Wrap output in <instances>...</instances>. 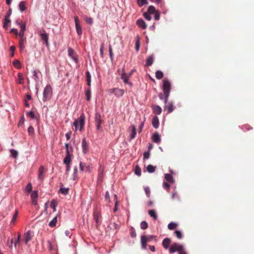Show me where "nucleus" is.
Masks as SVG:
<instances>
[{
	"mask_svg": "<svg viewBox=\"0 0 254 254\" xmlns=\"http://www.w3.org/2000/svg\"><path fill=\"white\" fill-rule=\"evenodd\" d=\"M169 252L170 254L178 252L179 254H187L184 246L178 243H173L169 248Z\"/></svg>",
	"mask_w": 254,
	"mask_h": 254,
	"instance_id": "f257e3e1",
	"label": "nucleus"
},
{
	"mask_svg": "<svg viewBox=\"0 0 254 254\" xmlns=\"http://www.w3.org/2000/svg\"><path fill=\"white\" fill-rule=\"evenodd\" d=\"M171 83L167 79L163 80L162 89L165 95V103H167L171 90Z\"/></svg>",
	"mask_w": 254,
	"mask_h": 254,
	"instance_id": "f03ea898",
	"label": "nucleus"
},
{
	"mask_svg": "<svg viewBox=\"0 0 254 254\" xmlns=\"http://www.w3.org/2000/svg\"><path fill=\"white\" fill-rule=\"evenodd\" d=\"M85 124V116L82 114L79 117H78L73 122V126L75 127V131L79 129L80 131H82Z\"/></svg>",
	"mask_w": 254,
	"mask_h": 254,
	"instance_id": "7ed1b4c3",
	"label": "nucleus"
},
{
	"mask_svg": "<svg viewBox=\"0 0 254 254\" xmlns=\"http://www.w3.org/2000/svg\"><path fill=\"white\" fill-rule=\"evenodd\" d=\"M156 236L154 235H149L145 236L143 235L141 237V244L142 249L145 250L146 249L147 243L149 242L152 240H154L155 241H157L156 239Z\"/></svg>",
	"mask_w": 254,
	"mask_h": 254,
	"instance_id": "20e7f679",
	"label": "nucleus"
},
{
	"mask_svg": "<svg viewBox=\"0 0 254 254\" xmlns=\"http://www.w3.org/2000/svg\"><path fill=\"white\" fill-rule=\"evenodd\" d=\"M53 95V90L51 85H47L43 91V100L44 102H46L49 100Z\"/></svg>",
	"mask_w": 254,
	"mask_h": 254,
	"instance_id": "39448f33",
	"label": "nucleus"
},
{
	"mask_svg": "<svg viewBox=\"0 0 254 254\" xmlns=\"http://www.w3.org/2000/svg\"><path fill=\"white\" fill-rule=\"evenodd\" d=\"M95 122L96 126V128L97 130H101V124L103 121L101 119V115L99 113H96L95 116Z\"/></svg>",
	"mask_w": 254,
	"mask_h": 254,
	"instance_id": "423d86ee",
	"label": "nucleus"
},
{
	"mask_svg": "<svg viewBox=\"0 0 254 254\" xmlns=\"http://www.w3.org/2000/svg\"><path fill=\"white\" fill-rule=\"evenodd\" d=\"M68 56L72 59V60L76 63H77L78 62V55L76 52L71 48H69L68 49Z\"/></svg>",
	"mask_w": 254,
	"mask_h": 254,
	"instance_id": "0eeeda50",
	"label": "nucleus"
},
{
	"mask_svg": "<svg viewBox=\"0 0 254 254\" xmlns=\"http://www.w3.org/2000/svg\"><path fill=\"white\" fill-rule=\"evenodd\" d=\"M12 12L11 9L10 8L8 12L5 15L4 22L3 23V27L5 29L7 28L9 26V24L10 23V20L9 19Z\"/></svg>",
	"mask_w": 254,
	"mask_h": 254,
	"instance_id": "6e6552de",
	"label": "nucleus"
},
{
	"mask_svg": "<svg viewBox=\"0 0 254 254\" xmlns=\"http://www.w3.org/2000/svg\"><path fill=\"white\" fill-rule=\"evenodd\" d=\"M94 219L96 222V226L97 228L101 224L100 218L101 217V213L99 212H95L94 213Z\"/></svg>",
	"mask_w": 254,
	"mask_h": 254,
	"instance_id": "1a4fd4ad",
	"label": "nucleus"
},
{
	"mask_svg": "<svg viewBox=\"0 0 254 254\" xmlns=\"http://www.w3.org/2000/svg\"><path fill=\"white\" fill-rule=\"evenodd\" d=\"M74 21H75V28H76V30L77 33L78 35H81L82 34V32L81 27L79 24V18L77 16L74 17Z\"/></svg>",
	"mask_w": 254,
	"mask_h": 254,
	"instance_id": "9d476101",
	"label": "nucleus"
},
{
	"mask_svg": "<svg viewBox=\"0 0 254 254\" xmlns=\"http://www.w3.org/2000/svg\"><path fill=\"white\" fill-rule=\"evenodd\" d=\"M44 172H45V169H44V166H41L38 170V180L41 182H43V181L44 179Z\"/></svg>",
	"mask_w": 254,
	"mask_h": 254,
	"instance_id": "9b49d317",
	"label": "nucleus"
},
{
	"mask_svg": "<svg viewBox=\"0 0 254 254\" xmlns=\"http://www.w3.org/2000/svg\"><path fill=\"white\" fill-rule=\"evenodd\" d=\"M121 78L122 80H123L125 84H128L130 86H132V84L131 82H129V77L128 76H127V74L126 73L124 68L123 69V73H122Z\"/></svg>",
	"mask_w": 254,
	"mask_h": 254,
	"instance_id": "f8f14e48",
	"label": "nucleus"
},
{
	"mask_svg": "<svg viewBox=\"0 0 254 254\" xmlns=\"http://www.w3.org/2000/svg\"><path fill=\"white\" fill-rule=\"evenodd\" d=\"M38 196V191L37 190H34L31 192V198L32 200V203L33 205L37 204V197Z\"/></svg>",
	"mask_w": 254,
	"mask_h": 254,
	"instance_id": "ddd939ff",
	"label": "nucleus"
},
{
	"mask_svg": "<svg viewBox=\"0 0 254 254\" xmlns=\"http://www.w3.org/2000/svg\"><path fill=\"white\" fill-rule=\"evenodd\" d=\"M151 139L154 142L156 143H159L161 141L160 135L157 132L154 133L152 134L151 136Z\"/></svg>",
	"mask_w": 254,
	"mask_h": 254,
	"instance_id": "4468645a",
	"label": "nucleus"
},
{
	"mask_svg": "<svg viewBox=\"0 0 254 254\" xmlns=\"http://www.w3.org/2000/svg\"><path fill=\"white\" fill-rule=\"evenodd\" d=\"M19 47L20 50H23L25 48V43H26V38L25 37H19Z\"/></svg>",
	"mask_w": 254,
	"mask_h": 254,
	"instance_id": "2eb2a0df",
	"label": "nucleus"
},
{
	"mask_svg": "<svg viewBox=\"0 0 254 254\" xmlns=\"http://www.w3.org/2000/svg\"><path fill=\"white\" fill-rule=\"evenodd\" d=\"M40 37L41 39L44 41V43L46 44L47 46L49 45L48 43V39H49V36L47 33H46L45 31L44 33H41L40 34Z\"/></svg>",
	"mask_w": 254,
	"mask_h": 254,
	"instance_id": "dca6fc26",
	"label": "nucleus"
},
{
	"mask_svg": "<svg viewBox=\"0 0 254 254\" xmlns=\"http://www.w3.org/2000/svg\"><path fill=\"white\" fill-rule=\"evenodd\" d=\"M32 238V235L30 231H28L27 233L24 234V241L26 244L31 240Z\"/></svg>",
	"mask_w": 254,
	"mask_h": 254,
	"instance_id": "f3484780",
	"label": "nucleus"
},
{
	"mask_svg": "<svg viewBox=\"0 0 254 254\" xmlns=\"http://www.w3.org/2000/svg\"><path fill=\"white\" fill-rule=\"evenodd\" d=\"M82 148L84 153H86L88 151V145L85 138L82 141Z\"/></svg>",
	"mask_w": 254,
	"mask_h": 254,
	"instance_id": "a211bd4d",
	"label": "nucleus"
},
{
	"mask_svg": "<svg viewBox=\"0 0 254 254\" xmlns=\"http://www.w3.org/2000/svg\"><path fill=\"white\" fill-rule=\"evenodd\" d=\"M136 24L138 26L141 28L143 29L146 28L147 25L143 20L139 19L136 21Z\"/></svg>",
	"mask_w": 254,
	"mask_h": 254,
	"instance_id": "6ab92c4d",
	"label": "nucleus"
},
{
	"mask_svg": "<svg viewBox=\"0 0 254 254\" xmlns=\"http://www.w3.org/2000/svg\"><path fill=\"white\" fill-rule=\"evenodd\" d=\"M175 107L172 102H168L165 106V109L168 110V113L172 112L174 110Z\"/></svg>",
	"mask_w": 254,
	"mask_h": 254,
	"instance_id": "aec40b11",
	"label": "nucleus"
},
{
	"mask_svg": "<svg viewBox=\"0 0 254 254\" xmlns=\"http://www.w3.org/2000/svg\"><path fill=\"white\" fill-rule=\"evenodd\" d=\"M152 124L153 127L157 128L159 126V122L158 118L157 116H154L152 119Z\"/></svg>",
	"mask_w": 254,
	"mask_h": 254,
	"instance_id": "412c9836",
	"label": "nucleus"
},
{
	"mask_svg": "<svg viewBox=\"0 0 254 254\" xmlns=\"http://www.w3.org/2000/svg\"><path fill=\"white\" fill-rule=\"evenodd\" d=\"M153 113L156 115H160L162 112L161 108L158 105L152 106Z\"/></svg>",
	"mask_w": 254,
	"mask_h": 254,
	"instance_id": "4be33fe9",
	"label": "nucleus"
},
{
	"mask_svg": "<svg viewBox=\"0 0 254 254\" xmlns=\"http://www.w3.org/2000/svg\"><path fill=\"white\" fill-rule=\"evenodd\" d=\"M171 243V240L169 238H165L162 242L163 247L165 249H168Z\"/></svg>",
	"mask_w": 254,
	"mask_h": 254,
	"instance_id": "5701e85b",
	"label": "nucleus"
},
{
	"mask_svg": "<svg viewBox=\"0 0 254 254\" xmlns=\"http://www.w3.org/2000/svg\"><path fill=\"white\" fill-rule=\"evenodd\" d=\"M124 94V90L122 89L116 88L115 95L117 97H120L122 96Z\"/></svg>",
	"mask_w": 254,
	"mask_h": 254,
	"instance_id": "b1692460",
	"label": "nucleus"
},
{
	"mask_svg": "<svg viewBox=\"0 0 254 254\" xmlns=\"http://www.w3.org/2000/svg\"><path fill=\"white\" fill-rule=\"evenodd\" d=\"M25 24H21L20 25V31L19 33H18V35L19 37H24V31L25 30Z\"/></svg>",
	"mask_w": 254,
	"mask_h": 254,
	"instance_id": "393cba45",
	"label": "nucleus"
},
{
	"mask_svg": "<svg viewBox=\"0 0 254 254\" xmlns=\"http://www.w3.org/2000/svg\"><path fill=\"white\" fill-rule=\"evenodd\" d=\"M71 154H66V156L64 160V163L65 164H70L71 162Z\"/></svg>",
	"mask_w": 254,
	"mask_h": 254,
	"instance_id": "a878e982",
	"label": "nucleus"
},
{
	"mask_svg": "<svg viewBox=\"0 0 254 254\" xmlns=\"http://www.w3.org/2000/svg\"><path fill=\"white\" fill-rule=\"evenodd\" d=\"M148 213L150 217L153 218L154 219L156 220L157 219V214L154 209L149 210Z\"/></svg>",
	"mask_w": 254,
	"mask_h": 254,
	"instance_id": "bb28decb",
	"label": "nucleus"
},
{
	"mask_svg": "<svg viewBox=\"0 0 254 254\" xmlns=\"http://www.w3.org/2000/svg\"><path fill=\"white\" fill-rule=\"evenodd\" d=\"M165 178L169 183H173L174 182L172 176L169 174H166L165 175Z\"/></svg>",
	"mask_w": 254,
	"mask_h": 254,
	"instance_id": "cd10ccee",
	"label": "nucleus"
},
{
	"mask_svg": "<svg viewBox=\"0 0 254 254\" xmlns=\"http://www.w3.org/2000/svg\"><path fill=\"white\" fill-rule=\"evenodd\" d=\"M154 62V58L153 56L149 57L146 60L145 66H149L152 64Z\"/></svg>",
	"mask_w": 254,
	"mask_h": 254,
	"instance_id": "c85d7f7f",
	"label": "nucleus"
},
{
	"mask_svg": "<svg viewBox=\"0 0 254 254\" xmlns=\"http://www.w3.org/2000/svg\"><path fill=\"white\" fill-rule=\"evenodd\" d=\"M19 7L20 10L22 12L24 10H26V2L22 1H21L19 4Z\"/></svg>",
	"mask_w": 254,
	"mask_h": 254,
	"instance_id": "c756f323",
	"label": "nucleus"
},
{
	"mask_svg": "<svg viewBox=\"0 0 254 254\" xmlns=\"http://www.w3.org/2000/svg\"><path fill=\"white\" fill-rule=\"evenodd\" d=\"M136 128L134 126H131V132L130 134V139H132L135 138L136 135Z\"/></svg>",
	"mask_w": 254,
	"mask_h": 254,
	"instance_id": "7c9ffc66",
	"label": "nucleus"
},
{
	"mask_svg": "<svg viewBox=\"0 0 254 254\" xmlns=\"http://www.w3.org/2000/svg\"><path fill=\"white\" fill-rule=\"evenodd\" d=\"M164 74L162 71L157 70L155 73L156 78L158 79H161L163 77Z\"/></svg>",
	"mask_w": 254,
	"mask_h": 254,
	"instance_id": "2f4dec72",
	"label": "nucleus"
},
{
	"mask_svg": "<svg viewBox=\"0 0 254 254\" xmlns=\"http://www.w3.org/2000/svg\"><path fill=\"white\" fill-rule=\"evenodd\" d=\"M65 146L66 148V154H71V152L72 151V147L69 146L68 143H65Z\"/></svg>",
	"mask_w": 254,
	"mask_h": 254,
	"instance_id": "473e14b6",
	"label": "nucleus"
},
{
	"mask_svg": "<svg viewBox=\"0 0 254 254\" xmlns=\"http://www.w3.org/2000/svg\"><path fill=\"white\" fill-rule=\"evenodd\" d=\"M156 169L155 166H153L152 165H149L147 167V171L150 173H152L155 172Z\"/></svg>",
	"mask_w": 254,
	"mask_h": 254,
	"instance_id": "72a5a7b5",
	"label": "nucleus"
},
{
	"mask_svg": "<svg viewBox=\"0 0 254 254\" xmlns=\"http://www.w3.org/2000/svg\"><path fill=\"white\" fill-rule=\"evenodd\" d=\"M177 226L178 224L177 223L172 222L168 224V228L169 230H172L175 229Z\"/></svg>",
	"mask_w": 254,
	"mask_h": 254,
	"instance_id": "f704fd0d",
	"label": "nucleus"
},
{
	"mask_svg": "<svg viewBox=\"0 0 254 254\" xmlns=\"http://www.w3.org/2000/svg\"><path fill=\"white\" fill-rule=\"evenodd\" d=\"M18 83L20 84L24 83V77L21 73H18Z\"/></svg>",
	"mask_w": 254,
	"mask_h": 254,
	"instance_id": "c9c22d12",
	"label": "nucleus"
},
{
	"mask_svg": "<svg viewBox=\"0 0 254 254\" xmlns=\"http://www.w3.org/2000/svg\"><path fill=\"white\" fill-rule=\"evenodd\" d=\"M86 80H87V85L88 86H90V84H91V75L90 74V72L88 71H87L86 72Z\"/></svg>",
	"mask_w": 254,
	"mask_h": 254,
	"instance_id": "e433bc0d",
	"label": "nucleus"
},
{
	"mask_svg": "<svg viewBox=\"0 0 254 254\" xmlns=\"http://www.w3.org/2000/svg\"><path fill=\"white\" fill-rule=\"evenodd\" d=\"M32 77L36 81L39 80V77L38 75V71L36 70H34L32 72Z\"/></svg>",
	"mask_w": 254,
	"mask_h": 254,
	"instance_id": "4c0bfd02",
	"label": "nucleus"
},
{
	"mask_svg": "<svg viewBox=\"0 0 254 254\" xmlns=\"http://www.w3.org/2000/svg\"><path fill=\"white\" fill-rule=\"evenodd\" d=\"M57 222V217H55L52 221L49 223V226L51 227H54L56 226V223Z\"/></svg>",
	"mask_w": 254,
	"mask_h": 254,
	"instance_id": "58836bf2",
	"label": "nucleus"
},
{
	"mask_svg": "<svg viewBox=\"0 0 254 254\" xmlns=\"http://www.w3.org/2000/svg\"><path fill=\"white\" fill-rule=\"evenodd\" d=\"M109 56L111 61L112 62L114 59V54L112 50V47L111 45L109 46Z\"/></svg>",
	"mask_w": 254,
	"mask_h": 254,
	"instance_id": "ea45409f",
	"label": "nucleus"
},
{
	"mask_svg": "<svg viewBox=\"0 0 254 254\" xmlns=\"http://www.w3.org/2000/svg\"><path fill=\"white\" fill-rule=\"evenodd\" d=\"M147 12L151 14L155 13V12L156 11H155V8L154 7V6L150 5L148 7Z\"/></svg>",
	"mask_w": 254,
	"mask_h": 254,
	"instance_id": "a19ab883",
	"label": "nucleus"
},
{
	"mask_svg": "<svg viewBox=\"0 0 254 254\" xmlns=\"http://www.w3.org/2000/svg\"><path fill=\"white\" fill-rule=\"evenodd\" d=\"M148 227V224L145 221H143L140 223V228L143 230H145Z\"/></svg>",
	"mask_w": 254,
	"mask_h": 254,
	"instance_id": "79ce46f5",
	"label": "nucleus"
},
{
	"mask_svg": "<svg viewBox=\"0 0 254 254\" xmlns=\"http://www.w3.org/2000/svg\"><path fill=\"white\" fill-rule=\"evenodd\" d=\"M25 191H26L28 193H30L32 191V186L30 183H29L25 188Z\"/></svg>",
	"mask_w": 254,
	"mask_h": 254,
	"instance_id": "37998d69",
	"label": "nucleus"
},
{
	"mask_svg": "<svg viewBox=\"0 0 254 254\" xmlns=\"http://www.w3.org/2000/svg\"><path fill=\"white\" fill-rule=\"evenodd\" d=\"M10 152L11 153V156L14 158H16L17 156H18V152L14 150V149H11L10 150Z\"/></svg>",
	"mask_w": 254,
	"mask_h": 254,
	"instance_id": "c03bdc74",
	"label": "nucleus"
},
{
	"mask_svg": "<svg viewBox=\"0 0 254 254\" xmlns=\"http://www.w3.org/2000/svg\"><path fill=\"white\" fill-rule=\"evenodd\" d=\"M175 234L177 238L181 239L183 238V235L181 231L176 230L175 231Z\"/></svg>",
	"mask_w": 254,
	"mask_h": 254,
	"instance_id": "a18cd8bd",
	"label": "nucleus"
},
{
	"mask_svg": "<svg viewBox=\"0 0 254 254\" xmlns=\"http://www.w3.org/2000/svg\"><path fill=\"white\" fill-rule=\"evenodd\" d=\"M137 3L140 6L147 4V0H137Z\"/></svg>",
	"mask_w": 254,
	"mask_h": 254,
	"instance_id": "49530a36",
	"label": "nucleus"
},
{
	"mask_svg": "<svg viewBox=\"0 0 254 254\" xmlns=\"http://www.w3.org/2000/svg\"><path fill=\"white\" fill-rule=\"evenodd\" d=\"M50 206L53 208L54 212L56 211L57 204L55 200H53L51 202Z\"/></svg>",
	"mask_w": 254,
	"mask_h": 254,
	"instance_id": "de8ad7c7",
	"label": "nucleus"
},
{
	"mask_svg": "<svg viewBox=\"0 0 254 254\" xmlns=\"http://www.w3.org/2000/svg\"><path fill=\"white\" fill-rule=\"evenodd\" d=\"M68 188H61L60 189V191L64 195L67 194L68 193Z\"/></svg>",
	"mask_w": 254,
	"mask_h": 254,
	"instance_id": "09e8293b",
	"label": "nucleus"
},
{
	"mask_svg": "<svg viewBox=\"0 0 254 254\" xmlns=\"http://www.w3.org/2000/svg\"><path fill=\"white\" fill-rule=\"evenodd\" d=\"M85 95L86 96V99L87 101H89L91 98V91L90 89L87 90L85 92Z\"/></svg>",
	"mask_w": 254,
	"mask_h": 254,
	"instance_id": "8fccbe9b",
	"label": "nucleus"
},
{
	"mask_svg": "<svg viewBox=\"0 0 254 254\" xmlns=\"http://www.w3.org/2000/svg\"><path fill=\"white\" fill-rule=\"evenodd\" d=\"M13 64L17 66V68H20L21 67V63L18 60H14L13 61Z\"/></svg>",
	"mask_w": 254,
	"mask_h": 254,
	"instance_id": "3c124183",
	"label": "nucleus"
},
{
	"mask_svg": "<svg viewBox=\"0 0 254 254\" xmlns=\"http://www.w3.org/2000/svg\"><path fill=\"white\" fill-rule=\"evenodd\" d=\"M28 132L30 135H32L34 134V129L32 126H30V127H28Z\"/></svg>",
	"mask_w": 254,
	"mask_h": 254,
	"instance_id": "603ef678",
	"label": "nucleus"
},
{
	"mask_svg": "<svg viewBox=\"0 0 254 254\" xmlns=\"http://www.w3.org/2000/svg\"><path fill=\"white\" fill-rule=\"evenodd\" d=\"M150 14L148 13L147 12H144L143 14L144 17L147 20L149 21L151 19V17L150 15Z\"/></svg>",
	"mask_w": 254,
	"mask_h": 254,
	"instance_id": "864d4df0",
	"label": "nucleus"
},
{
	"mask_svg": "<svg viewBox=\"0 0 254 254\" xmlns=\"http://www.w3.org/2000/svg\"><path fill=\"white\" fill-rule=\"evenodd\" d=\"M135 174L138 176L141 175V169L138 166H137L135 168Z\"/></svg>",
	"mask_w": 254,
	"mask_h": 254,
	"instance_id": "5fc2aeb1",
	"label": "nucleus"
},
{
	"mask_svg": "<svg viewBox=\"0 0 254 254\" xmlns=\"http://www.w3.org/2000/svg\"><path fill=\"white\" fill-rule=\"evenodd\" d=\"M144 191L147 197H149L150 196V190L149 188L148 187H145L144 188Z\"/></svg>",
	"mask_w": 254,
	"mask_h": 254,
	"instance_id": "6e6d98bb",
	"label": "nucleus"
},
{
	"mask_svg": "<svg viewBox=\"0 0 254 254\" xmlns=\"http://www.w3.org/2000/svg\"><path fill=\"white\" fill-rule=\"evenodd\" d=\"M85 22L88 24H92L93 20L91 17H87L85 19Z\"/></svg>",
	"mask_w": 254,
	"mask_h": 254,
	"instance_id": "4d7b16f0",
	"label": "nucleus"
},
{
	"mask_svg": "<svg viewBox=\"0 0 254 254\" xmlns=\"http://www.w3.org/2000/svg\"><path fill=\"white\" fill-rule=\"evenodd\" d=\"M15 46H10V51L11 52V56L12 57H14V51H15Z\"/></svg>",
	"mask_w": 254,
	"mask_h": 254,
	"instance_id": "13d9d810",
	"label": "nucleus"
},
{
	"mask_svg": "<svg viewBox=\"0 0 254 254\" xmlns=\"http://www.w3.org/2000/svg\"><path fill=\"white\" fill-rule=\"evenodd\" d=\"M154 19L156 20H158L160 19V13L158 11H156L154 13Z\"/></svg>",
	"mask_w": 254,
	"mask_h": 254,
	"instance_id": "bf43d9fd",
	"label": "nucleus"
},
{
	"mask_svg": "<svg viewBox=\"0 0 254 254\" xmlns=\"http://www.w3.org/2000/svg\"><path fill=\"white\" fill-rule=\"evenodd\" d=\"M149 156H150V153L149 151L145 152L144 153V154H143L144 159H148L149 158Z\"/></svg>",
	"mask_w": 254,
	"mask_h": 254,
	"instance_id": "052dcab7",
	"label": "nucleus"
},
{
	"mask_svg": "<svg viewBox=\"0 0 254 254\" xmlns=\"http://www.w3.org/2000/svg\"><path fill=\"white\" fill-rule=\"evenodd\" d=\"M163 187L165 190H169L170 187V186L168 183L164 182Z\"/></svg>",
	"mask_w": 254,
	"mask_h": 254,
	"instance_id": "680f3d73",
	"label": "nucleus"
},
{
	"mask_svg": "<svg viewBox=\"0 0 254 254\" xmlns=\"http://www.w3.org/2000/svg\"><path fill=\"white\" fill-rule=\"evenodd\" d=\"M27 116H30L31 118L34 119L35 118V115L32 111H30L29 112L27 113Z\"/></svg>",
	"mask_w": 254,
	"mask_h": 254,
	"instance_id": "e2e57ef3",
	"label": "nucleus"
},
{
	"mask_svg": "<svg viewBox=\"0 0 254 254\" xmlns=\"http://www.w3.org/2000/svg\"><path fill=\"white\" fill-rule=\"evenodd\" d=\"M136 236V232L135 231V229L133 228H131V236L132 238L135 237Z\"/></svg>",
	"mask_w": 254,
	"mask_h": 254,
	"instance_id": "0e129e2a",
	"label": "nucleus"
},
{
	"mask_svg": "<svg viewBox=\"0 0 254 254\" xmlns=\"http://www.w3.org/2000/svg\"><path fill=\"white\" fill-rule=\"evenodd\" d=\"M103 49H104V44H102L100 49V55L102 57H103Z\"/></svg>",
	"mask_w": 254,
	"mask_h": 254,
	"instance_id": "69168bd1",
	"label": "nucleus"
},
{
	"mask_svg": "<svg viewBox=\"0 0 254 254\" xmlns=\"http://www.w3.org/2000/svg\"><path fill=\"white\" fill-rule=\"evenodd\" d=\"M71 134V131H69L65 134V137L67 140H69L70 138Z\"/></svg>",
	"mask_w": 254,
	"mask_h": 254,
	"instance_id": "338daca9",
	"label": "nucleus"
},
{
	"mask_svg": "<svg viewBox=\"0 0 254 254\" xmlns=\"http://www.w3.org/2000/svg\"><path fill=\"white\" fill-rule=\"evenodd\" d=\"M10 32L11 33H14L16 35H18V31H17V29H12L10 31Z\"/></svg>",
	"mask_w": 254,
	"mask_h": 254,
	"instance_id": "774afa93",
	"label": "nucleus"
}]
</instances>
